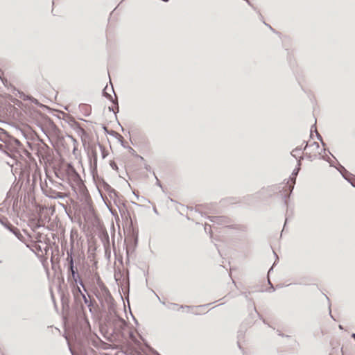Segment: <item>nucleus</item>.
Returning a JSON list of instances; mask_svg holds the SVG:
<instances>
[{
  "instance_id": "f257e3e1",
  "label": "nucleus",
  "mask_w": 355,
  "mask_h": 355,
  "mask_svg": "<svg viewBox=\"0 0 355 355\" xmlns=\"http://www.w3.org/2000/svg\"><path fill=\"white\" fill-rule=\"evenodd\" d=\"M119 315L116 310H113L112 307H110L109 311H107L103 320L100 322V331L108 341H113L112 336H114L115 324L117 322Z\"/></svg>"
},
{
  "instance_id": "f03ea898",
  "label": "nucleus",
  "mask_w": 355,
  "mask_h": 355,
  "mask_svg": "<svg viewBox=\"0 0 355 355\" xmlns=\"http://www.w3.org/2000/svg\"><path fill=\"white\" fill-rule=\"evenodd\" d=\"M73 243L70 250L67 252L66 261L67 262V281L69 284L79 283L80 286L83 287L84 291L87 292V289L84 285L83 281L78 273L77 267L74 264V257L73 252Z\"/></svg>"
},
{
  "instance_id": "7ed1b4c3",
  "label": "nucleus",
  "mask_w": 355,
  "mask_h": 355,
  "mask_svg": "<svg viewBox=\"0 0 355 355\" xmlns=\"http://www.w3.org/2000/svg\"><path fill=\"white\" fill-rule=\"evenodd\" d=\"M24 112L33 120L34 123L43 121L55 133L60 131L58 126L49 116L35 109L33 107L25 106Z\"/></svg>"
},
{
  "instance_id": "20e7f679",
  "label": "nucleus",
  "mask_w": 355,
  "mask_h": 355,
  "mask_svg": "<svg viewBox=\"0 0 355 355\" xmlns=\"http://www.w3.org/2000/svg\"><path fill=\"white\" fill-rule=\"evenodd\" d=\"M57 117L62 119L67 123L76 133L81 137L83 146L85 145L86 139L88 138L87 132L81 127V125L76 121V119L68 113L63 111H60Z\"/></svg>"
},
{
  "instance_id": "39448f33",
  "label": "nucleus",
  "mask_w": 355,
  "mask_h": 355,
  "mask_svg": "<svg viewBox=\"0 0 355 355\" xmlns=\"http://www.w3.org/2000/svg\"><path fill=\"white\" fill-rule=\"evenodd\" d=\"M114 336H112L114 340H127V335L125 332L128 327V322L119 315L117 322L115 324Z\"/></svg>"
},
{
  "instance_id": "423d86ee",
  "label": "nucleus",
  "mask_w": 355,
  "mask_h": 355,
  "mask_svg": "<svg viewBox=\"0 0 355 355\" xmlns=\"http://www.w3.org/2000/svg\"><path fill=\"white\" fill-rule=\"evenodd\" d=\"M69 286L71 290V293L73 297L74 301V306L77 309H80V311L85 310V306L81 301V297L84 295L82 292L79 283L76 284H70Z\"/></svg>"
},
{
  "instance_id": "0eeeda50",
  "label": "nucleus",
  "mask_w": 355,
  "mask_h": 355,
  "mask_svg": "<svg viewBox=\"0 0 355 355\" xmlns=\"http://www.w3.org/2000/svg\"><path fill=\"white\" fill-rule=\"evenodd\" d=\"M89 160V166L90 171L94 178H95V175H97V160L98 155L97 151L95 146H92L90 152L88 153Z\"/></svg>"
},
{
  "instance_id": "6e6552de",
  "label": "nucleus",
  "mask_w": 355,
  "mask_h": 355,
  "mask_svg": "<svg viewBox=\"0 0 355 355\" xmlns=\"http://www.w3.org/2000/svg\"><path fill=\"white\" fill-rule=\"evenodd\" d=\"M138 245V235H130L128 243L126 244V261H130V257L134 254Z\"/></svg>"
},
{
  "instance_id": "1a4fd4ad",
  "label": "nucleus",
  "mask_w": 355,
  "mask_h": 355,
  "mask_svg": "<svg viewBox=\"0 0 355 355\" xmlns=\"http://www.w3.org/2000/svg\"><path fill=\"white\" fill-rule=\"evenodd\" d=\"M299 172L300 171H298L297 168H295L293 171V173H292L291 175L289 178V181L291 182V186H290V192L288 193H286V194H283V193L281 194V196H282V198L284 200V205L286 207V210L288 209V200H289V198H290V196H291V193L293 191V189L294 188V184H295V178L298 175Z\"/></svg>"
},
{
  "instance_id": "9d476101",
  "label": "nucleus",
  "mask_w": 355,
  "mask_h": 355,
  "mask_svg": "<svg viewBox=\"0 0 355 355\" xmlns=\"http://www.w3.org/2000/svg\"><path fill=\"white\" fill-rule=\"evenodd\" d=\"M0 223L8 230L12 232L17 239L21 240V238H23L22 234H21L19 230L13 226L6 217L0 218Z\"/></svg>"
},
{
  "instance_id": "9b49d317",
  "label": "nucleus",
  "mask_w": 355,
  "mask_h": 355,
  "mask_svg": "<svg viewBox=\"0 0 355 355\" xmlns=\"http://www.w3.org/2000/svg\"><path fill=\"white\" fill-rule=\"evenodd\" d=\"M67 173L69 176V178L71 181H73L78 186H81L83 184V180L80 174L76 171L75 168L69 164L67 168Z\"/></svg>"
},
{
  "instance_id": "f8f14e48",
  "label": "nucleus",
  "mask_w": 355,
  "mask_h": 355,
  "mask_svg": "<svg viewBox=\"0 0 355 355\" xmlns=\"http://www.w3.org/2000/svg\"><path fill=\"white\" fill-rule=\"evenodd\" d=\"M41 189L42 191L43 194H44L46 197L53 199L60 198L62 197V194L60 192H58L53 190L51 188L48 187L46 184L43 185L42 183L40 184Z\"/></svg>"
},
{
  "instance_id": "ddd939ff",
  "label": "nucleus",
  "mask_w": 355,
  "mask_h": 355,
  "mask_svg": "<svg viewBox=\"0 0 355 355\" xmlns=\"http://www.w3.org/2000/svg\"><path fill=\"white\" fill-rule=\"evenodd\" d=\"M99 237L103 244L105 255L109 254L108 256H110V237L107 232L105 230L99 233Z\"/></svg>"
},
{
  "instance_id": "4468645a",
  "label": "nucleus",
  "mask_w": 355,
  "mask_h": 355,
  "mask_svg": "<svg viewBox=\"0 0 355 355\" xmlns=\"http://www.w3.org/2000/svg\"><path fill=\"white\" fill-rule=\"evenodd\" d=\"M17 92L19 94V98H21L24 101H28L31 102L32 103L37 105L40 107H42L44 109H49V107L47 105H45L41 103L37 98H34L31 95L26 94L24 92H23L21 91H19V90L17 91Z\"/></svg>"
},
{
  "instance_id": "2eb2a0df",
  "label": "nucleus",
  "mask_w": 355,
  "mask_h": 355,
  "mask_svg": "<svg viewBox=\"0 0 355 355\" xmlns=\"http://www.w3.org/2000/svg\"><path fill=\"white\" fill-rule=\"evenodd\" d=\"M101 187L103 189L108 193L110 198H118L119 197V193L114 189H113L107 182H105L103 179L101 180Z\"/></svg>"
},
{
  "instance_id": "dca6fc26",
  "label": "nucleus",
  "mask_w": 355,
  "mask_h": 355,
  "mask_svg": "<svg viewBox=\"0 0 355 355\" xmlns=\"http://www.w3.org/2000/svg\"><path fill=\"white\" fill-rule=\"evenodd\" d=\"M208 219L214 224L227 225L230 223V218L225 216H207Z\"/></svg>"
},
{
  "instance_id": "f3484780",
  "label": "nucleus",
  "mask_w": 355,
  "mask_h": 355,
  "mask_svg": "<svg viewBox=\"0 0 355 355\" xmlns=\"http://www.w3.org/2000/svg\"><path fill=\"white\" fill-rule=\"evenodd\" d=\"M336 168L340 172V175L343 176V178L346 180L350 184L355 187L354 184L352 181L351 178H349L350 176L352 175L351 173H349L343 165L340 164H338V166L336 167Z\"/></svg>"
},
{
  "instance_id": "a211bd4d",
  "label": "nucleus",
  "mask_w": 355,
  "mask_h": 355,
  "mask_svg": "<svg viewBox=\"0 0 355 355\" xmlns=\"http://www.w3.org/2000/svg\"><path fill=\"white\" fill-rule=\"evenodd\" d=\"M114 202L115 203V205L117 206L119 210V212L121 214V217H125V218L127 220H130V222L131 223V225L132 224V219L131 218V216H130V214L129 212V211L128 210V209L126 208L125 207V205L123 202L121 203V205H118L116 203V200H114Z\"/></svg>"
},
{
  "instance_id": "6ab92c4d",
  "label": "nucleus",
  "mask_w": 355,
  "mask_h": 355,
  "mask_svg": "<svg viewBox=\"0 0 355 355\" xmlns=\"http://www.w3.org/2000/svg\"><path fill=\"white\" fill-rule=\"evenodd\" d=\"M105 295H106V296H105V301H106V302L108 304V309L110 307H112L113 310H115L114 300L112 297V296L111 295L109 290L106 289V291H105Z\"/></svg>"
},
{
  "instance_id": "aec40b11",
  "label": "nucleus",
  "mask_w": 355,
  "mask_h": 355,
  "mask_svg": "<svg viewBox=\"0 0 355 355\" xmlns=\"http://www.w3.org/2000/svg\"><path fill=\"white\" fill-rule=\"evenodd\" d=\"M61 303L63 309H69V294H65L64 293H61Z\"/></svg>"
},
{
  "instance_id": "412c9836",
  "label": "nucleus",
  "mask_w": 355,
  "mask_h": 355,
  "mask_svg": "<svg viewBox=\"0 0 355 355\" xmlns=\"http://www.w3.org/2000/svg\"><path fill=\"white\" fill-rule=\"evenodd\" d=\"M107 89V85H106L102 91L103 96L105 97L108 101H110L114 105H118V100L116 98H113L112 95L106 92Z\"/></svg>"
},
{
  "instance_id": "4be33fe9",
  "label": "nucleus",
  "mask_w": 355,
  "mask_h": 355,
  "mask_svg": "<svg viewBox=\"0 0 355 355\" xmlns=\"http://www.w3.org/2000/svg\"><path fill=\"white\" fill-rule=\"evenodd\" d=\"M313 131H314L316 133L317 139L319 140L320 141H322V140H323V139H322V137L320 135V134L318 133L317 131L316 122L313 125H312L311 127V130H310V138L311 139H313V134H312Z\"/></svg>"
},
{
  "instance_id": "5701e85b",
  "label": "nucleus",
  "mask_w": 355,
  "mask_h": 355,
  "mask_svg": "<svg viewBox=\"0 0 355 355\" xmlns=\"http://www.w3.org/2000/svg\"><path fill=\"white\" fill-rule=\"evenodd\" d=\"M103 128L105 130V132L109 135H111L112 137H114L115 138H118L119 136L120 135L119 133H117L116 131L114 130H109L105 125L103 126Z\"/></svg>"
},
{
  "instance_id": "b1692460",
  "label": "nucleus",
  "mask_w": 355,
  "mask_h": 355,
  "mask_svg": "<svg viewBox=\"0 0 355 355\" xmlns=\"http://www.w3.org/2000/svg\"><path fill=\"white\" fill-rule=\"evenodd\" d=\"M83 300L84 303L87 306V307L89 308V310L90 312H92V307L93 306V304L92 303L91 301H89L86 295L84 294L82 297H81V300Z\"/></svg>"
},
{
  "instance_id": "393cba45",
  "label": "nucleus",
  "mask_w": 355,
  "mask_h": 355,
  "mask_svg": "<svg viewBox=\"0 0 355 355\" xmlns=\"http://www.w3.org/2000/svg\"><path fill=\"white\" fill-rule=\"evenodd\" d=\"M126 148L128 150L130 153L135 157L140 159L141 160H144V157L137 153V152L130 146H128Z\"/></svg>"
},
{
  "instance_id": "a878e982",
  "label": "nucleus",
  "mask_w": 355,
  "mask_h": 355,
  "mask_svg": "<svg viewBox=\"0 0 355 355\" xmlns=\"http://www.w3.org/2000/svg\"><path fill=\"white\" fill-rule=\"evenodd\" d=\"M96 283H97V284L98 285V286L101 288V289L103 292H105V291H106V289H108V288L105 286V284L102 282V280H101V277H100L98 275H97V277H96Z\"/></svg>"
},
{
  "instance_id": "bb28decb",
  "label": "nucleus",
  "mask_w": 355,
  "mask_h": 355,
  "mask_svg": "<svg viewBox=\"0 0 355 355\" xmlns=\"http://www.w3.org/2000/svg\"><path fill=\"white\" fill-rule=\"evenodd\" d=\"M12 102L15 103V105L19 106L24 111L25 110V106H28V105L24 104L21 101L16 98H14Z\"/></svg>"
},
{
  "instance_id": "cd10ccee",
  "label": "nucleus",
  "mask_w": 355,
  "mask_h": 355,
  "mask_svg": "<svg viewBox=\"0 0 355 355\" xmlns=\"http://www.w3.org/2000/svg\"><path fill=\"white\" fill-rule=\"evenodd\" d=\"M40 130L45 135H47V132L44 126V125H46L43 121H40L39 123H35Z\"/></svg>"
},
{
  "instance_id": "c85d7f7f",
  "label": "nucleus",
  "mask_w": 355,
  "mask_h": 355,
  "mask_svg": "<svg viewBox=\"0 0 355 355\" xmlns=\"http://www.w3.org/2000/svg\"><path fill=\"white\" fill-rule=\"evenodd\" d=\"M98 146L101 149L103 159H105L108 155V152L104 148L103 146H102L101 144L98 143Z\"/></svg>"
},
{
  "instance_id": "c756f323",
  "label": "nucleus",
  "mask_w": 355,
  "mask_h": 355,
  "mask_svg": "<svg viewBox=\"0 0 355 355\" xmlns=\"http://www.w3.org/2000/svg\"><path fill=\"white\" fill-rule=\"evenodd\" d=\"M295 159H297V166L295 168H297L298 171H300L301 169L302 160L304 159V157L300 156L299 157H296Z\"/></svg>"
},
{
  "instance_id": "7c9ffc66",
  "label": "nucleus",
  "mask_w": 355,
  "mask_h": 355,
  "mask_svg": "<svg viewBox=\"0 0 355 355\" xmlns=\"http://www.w3.org/2000/svg\"><path fill=\"white\" fill-rule=\"evenodd\" d=\"M309 148H311L312 151L318 150L320 148L319 143L313 141L311 144L309 145Z\"/></svg>"
},
{
  "instance_id": "2f4dec72",
  "label": "nucleus",
  "mask_w": 355,
  "mask_h": 355,
  "mask_svg": "<svg viewBox=\"0 0 355 355\" xmlns=\"http://www.w3.org/2000/svg\"><path fill=\"white\" fill-rule=\"evenodd\" d=\"M119 142L121 144V146L124 148H126V147L128 146L126 145V142L124 140L123 137L120 135L119 136V137L117 138Z\"/></svg>"
},
{
  "instance_id": "473e14b6",
  "label": "nucleus",
  "mask_w": 355,
  "mask_h": 355,
  "mask_svg": "<svg viewBox=\"0 0 355 355\" xmlns=\"http://www.w3.org/2000/svg\"><path fill=\"white\" fill-rule=\"evenodd\" d=\"M128 337L132 341H134L136 339L133 330H132V329L128 330L127 338Z\"/></svg>"
},
{
  "instance_id": "72a5a7b5",
  "label": "nucleus",
  "mask_w": 355,
  "mask_h": 355,
  "mask_svg": "<svg viewBox=\"0 0 355 355\" xmlns=\"http://www.w3.org/2000/svg\"><path fill=\"white\" fill-rule=\"evenodd\" d=\"M110 166H111V168L116 171H119V167L117 166V164L115 161L114 160H110Z\"/></svg>"
},
{
  "instance_id": "f704fd0d",
  "label": "nucleus",
  "mask_w": 355,
  "mask_h": 355,
  "mask_svg": "<svg viewBox=\"0 0 355 355\" xmlns=\"http://www.w3.org/2000/svg\"><path fill=\"white\" fill-rule=\"evenodd\" d=\"M300 151H303V148H302V146H297L296 147L294 150H293V151L291 153V155L294 157L295 158L297 157L296 155L294 154V153H297V152H300Z\"/></svg>"
},
{
  "instance_id": "c9c22d12",
  "label": "nucleus",
  "mask_w": 355,
  "mask_h": 355,
  "mask_svg": "<svg viewBox=\"0 0 355 355\" xmlns=\"http://www.w3.org/2000/svg\"><path fill=\"white\" fill-rule=\"evenodd\" d=\"M13 144L15 145V146L18 148L22 147V144L20 142V141L16 138L12 137V138Z\"/></svg>"
},
{
  "instance_id": "e433bc0d",
  "label": "nucleus",
  "mask_w": 355,
  "mask_h": 355,
  "mask_svg": "<svg viewBox=\"0 0 355 355\" xmlns=\"http://www.w3.org/2000/svg\"><path fill=\"white\" fill-rule=\"evenodd\" d=\"M116 106V110L115 111L114 110V107L112 106H109L108 107V110L110 112H114V115H115V117L116 118V113H118L119 112V104L118 105H115Z\"/></svg>"
},
{
  "instance_id": "4c0bfd02",
  "label": "nucleus",
  "mask_w": 355,
  "mask_h": 355,
  "mask_svg": "<svg viewBox=\"0 0 355 355\" xmlns=\"http://www.w3.org/2000/svg\"><path fill=\"white\" fill-rule=\"evenodd\" d=\"M207 205H198L196 207L195 210L196 211L199 212V214H201V216H203V212L200 210L201 207H207Z\"/></svg>"
},
{
  "instance_id": "58836bf2",
  "label": "nucleus",
  "mask_w": 355,
  "mask_h": 355,
  "mask_svg": "<svg viewBox=\"0 0 355 355\" xmlns=\"http://www.w3.org/2000/svg\"><path fill=\"white\" fill-rule=\"evenodd\" d=\"M325 297L327 298V300H328L329 302V315L330 317L334 320H336V319L334 318V316L332 315L331 314V304H330V300H329V298L326 295H324Z\"/></svg>"
},
{
  "instance_id": "ea45409f",
  "label": "nucleus",
  "mask_w": 355,
  "mask_h": 355,
  "mask_svg": "<svg viewBox=\"0 0 355 355\" xmlns=\"http://www.w3.org/2000/svg\"><path fill=\"white\" fill-rule=\"evenodd\" d=\"M153 175L155 177V178L156 179V185H157L158 187H159L162 189H163V187L161 184V182L158 180L157 177L156 176L155 172H153Z\"/></svg>"
},
{
  "instance_id": "a19ab883",
  "label": "nucleus",
  "mask_w": 355,
  "mask_h": 355,
  "mask_svg": "<svg viewBox=\"0 0 355 355\" xmlns=\"http://www.w3.org/2000/svg\"><path fill=\"white\" fill-rule=\"evenodd\" d=\"M321 159H324V160H325V161H327V162H329V164H330V166H331V167H335V166H334V164H333V163H331V162H330V159H329V157H321Z\"/></svg>"
},
{
  "instance_id": "79ce46f5",
  "label": "nucleus",
  "mask_w": 355,
  "mask_h": 355,
  "mask_svg": "<svg viewBox=\"0 0 355 355\" xmlns=\"http://www.w3.org/2000/svg\"><path fill=\"white\" fill-rule=\"evenodd\" d=\"M178 306V304L175 303H170L168 306V308L170 309H175V307Z\"/></svg>"
},
{
  "instance_id": "37998d69",
  "label": "nucleus",
  "mask_w": 355,
  "mask_h": 355,
  "mask_svg": "<svg viewBox=\"0 0 355 355\" xmlns=\"http://www.w3.org/2000/svg\"><path fill=\"white\" fill-rule=\"evenodd\" d=\"M254 309L255 312H256V313H257V314L258 315L259 318L263 320V322L264 324H266V320H265L264 319H263V318H262L261 315L259 313H258V312H257V309H256V307H255V306L254 307Z\"/></svg>"
},
{
  "instance_id": "c03bdc74",
  "label": "nucleus",
  "mask_w": 355,
  "mask_h": 355,
  "mask_svg": "<svg viewBox=\"0 0 355 355\" xmlns=\"http://www.w3.org/2000/svg\"><path fill=\"white\" fill-rule=\"evenodd\" d=\"M67 136L70 138V140H72V141L73 142V144H76L77 143V140L72 136V135H70L69 134H67Z\"/></svg>"
},
{
  "instance_id": "a18cd8bd",
  "label": "nucleus",
  "mask_w": 355,
  "mask_h": 355,
  "mask_svg": "<svg viewBox=\"0 0 355 355\" xmlns=\"http://www.w3.org/2000/svg\"><path fill=\"white\" fill-rule=\"evenodd\" d=\"M277 331L278 332V335H279V336H281V337L290 338V336H288V335H286V334H284L282 333V332H281L280 331H279V330H277Z\"/></svg>"
},
{
  "instance_id": "49530a36",
  "label": "nucleus",
  "mask_w": 355,
  "mask_h": 355,
  "mask_svg": "<svg viewBox=\"0 0 355 355\" xmlns=\"http://www.w3.org/2000/svg\"><path fill=\"white\" fill-rule=\"evenodd\" d=\"M51 298H52V300H53V304H54L55 308L56 309V308H57V305H56L55 300V297H54V295H53V291H51Z\"/></svg>"
},
{
  "instance_id": "de8ad7c7",
  "label": "nucleus",
  "mask_w": 355,
  "mask_h": 355,
  "mask_svg": "<svg viewBox=\"0 0 355 355\" xmlns=\"http://www.w3.org/2000/svg\"><path fill=\"white\" fill-rule=\"evenodd\" d=\"M303 144H304V146L302 147L303 148V151L306 150L307 148H309V145L308 144V143L305 141H304Z\"/></svg>"
},
{
  "instance_id": "09e8293b",
  "label": "nucleus",
  "mask_w": 355,
  "mask_h": 355,
  "mask_svg": "<svg viewBox=\"0 0 355 355\" xmlns=\"http://www.w3.org/2000/svg\"><path fill=\"white\" fill-rule=\"evenodd\" d=\"M305 157H306L307 159H310L311 161L312 160V157H313V156L311 155V153H306V154H305Z\"/></svg>"
},
{
  "instance_id": "8fccbe9b",
  "label": "nucleus",
  "mask_w": 355,
  "mask_h": 355,
  "mask_svg": "<svg viewBox=\"0 0 355 355\" xmlns=\"http://www.w3.org/2000/svg\"><path fill=\"white\" fill-rule=\"evenodd\" d=\"M238 346L239 349L243 352V355H248L243 349V348L241 346L240 343L238 342Z\"/></svg>"
},
{
  "instance_id": "3c124183",
  "label": "nucleus",
  "mask_w": 355,
  "mask_h": 355,
  "mask_svg": "<svg viewBox=\"0 0 355 355\" xmlns=\"http://www.w3.org/2000/svg\"><path fill=\"white\" fill-rule=\"evenodd\" d=\"M144 168H145L146 171H149V172H150V171H151V167H150V165H148V164H146L144 165Z\"/></svg>"
},
{
  "instance_id": "603ef678",
  "label": "nucleus",
  "mask_w": 355,
  "mask_h": 355,
  "mask_svg": "<svg viewBox=\"0 0 355 355\" xmlns=\"http://www.w3.org/2000/svg\"><path fill=\"white\" fill-rule=\"evenodd\" d=\"M268 284L270 285V289L272 292H274V291H275V287H274V286H273V285L271 284V282H270V281L269 279L268 280Z\"/></svg>"
},
{
  "instance_id": "864d4df0",
  "label": "nucleus",
  "mask_w": 355,
  "mask_h": 355,
  "mask_svg": "<svg viewBox=\"0 0 355 355\" xmlns=\"http://www.w3.org/2000/svg\"><path fill=\"white\" fill-rule=\"evenodd\" d=\"M287 220H288V218H286V220H285V222H284V227H283V229H282V233L286 230V224H287Z\"/></svg>"
},
{
  "instance_id": "5fc2aeb1",
  "label": "nucleus",
  "mask_w": 355,
  "mask_h": 355,
  "mask_svg": "<svg viewBox=\"0 0 355 355\" xmlns=\"http://www.w3.org/2000/svg\"><path fill=\"white\" fill-rule=\"evenodd\" d=\"M324 153H325L326 151H327L333 157H334V156L331 153V152L329 151V150L328 148H326L325 147L322 150Z\"/></svg>"
},
{
  "instance_id": "6e6d98bb",
  "label": "nucleus",
  "mask_w": 355,
  "mask_h": 355,
  "mask_svg": "<svg viewBox=\"0 0 355 355\" xmlns=\"http://www.w3.org/2000/svg\"><path fill=\"white\" fill-rule=\"evenodd\" d=\"M18 200L15 199L13 202V209H15V207L17 205Z\"/></svg>"
},
{
  "instance_id": "4d7b16f0",
  "label": "nucleus",
  "mask_w": 355,
  "mask_h": 355,
  "mask_svg": "<svg viewBox=\"0 0 355 355\" xmlns=\"http://www.w3.org/2000/svg\"><path fill=\"white\" fill-rule=\"evenodd\" d=\"M155 294L156 297L158 298V300H159V302H160L162 304L166 305L165 302H162V301H161V300H160V298L159 297V296H158L156 293H155Z\"/></svg>"
},
{
  "instance_id": "13d9d810",
  "label": "nucleus",
  "mask_w": 355,
  "mask_h": 355,
  "mask_svg": "<svg viewBox=\"0 0 355 355\" xmlns=\"http://www.w3.org/2000/svg\"><path fill=\"white\" fill-rule=\"evenodd\" d=\"M264 24H265L268 27H269V28H270V30H272L273 32H275V29H273V28L271 27V26H270V25L267 24H266V23H265V22H264Z\"/></svg>"
},
{
  "instance_id": "bf43d9fd",
  "label": "nucleus",
  "mask_w": 355,
  "mask_h": 355,
  "mask_svg": "<svg viewBox=\"0 0 355 355\" xmlns=\"http://www.w3.org/2000/svg\"><path fill=\"white\" fill-rule=\"evenodd\" d=\"M184 308L190 309V308H191V306H187V305H185V306L182 305V306H180V309H184Z\"/></svg>"
},
{
  "instance_id": "052dcab7",
  "label": "nucleus",
  "mask_w": 355,
  "mask_h": 355,
  "mask_svg": "<svg viewBox=\"0 0 355 355\" xmlns=\"http://www.w3.org/2000/svg\"><path fill=\"white\" fill-rule=\"evenodd\" d=\"M320 143H321L322 146L324 148V147H326L327 144H326V143H325L323 140H322V141H320Z\"/></svg>"
},
{
  "instance_id": "680f3d73",
  "label": "nucleus",
  "mask_w": 355,
  "mask_h": 355,
  "mask_svg": "<svg viewBox=\"0 0 355 355\" xmlns=\"http://www.w3.org/2000/svg\"><path fill=\"white\" fill-rule=\"evenodd\" d=\"M69 349L72 355H76L71 347H69Z\"/></svg>"
},
{
  "instance_id": "e2e57ef3",
  "label": "nucleus",
  "mask_w": 355,
  "mask_h": 355,
  "mask_svg": "<svg viewBox=\"0 0 355 355\" xmlns=\"http://www.w3.org/2000/svg\"><path fill=\"white\" fill-rule=\"evenodd\" d=\"M242 294L245 297L246 299H248V296L246 292H243Z\"/></svg>"
},
{
  "instance_id": "0e129e2a",
  "label": "nucleus",
  "mask_w": 355,
  "mask_h": 355,
  "mask_svg": "<svg viewBox=\"0 0 355 355\" xmlns=\"http://www.w3.org/2000/svg\"><path fill=\"white\" fill-rule=\"evenodd\" d=\"M153 211H154L156 214H158V211H157V209H156V207H153Z\"/></svg>"
},
{
  "instance_id": "69168bd1",
  "label": "nucleus",
  "mask_w": 355,
  "mask_h": 355,
  "mask_svg": "<svg viewBox=\"0 0 355 355\" xmlns=\"http://www.w3.org/2000/svg\"><path fill=\"white\" fill-rule=\"evenodd\" d=\"M338 328L340 329V330H343L344 329V327L342 324H339L338 325Z\"/></svg>"
},
{
  "instance_id": "338daca9",
  "label": "nucleus",
  "mask_w": 355,
  "mask_h": 355,
  "mask_svg": "<svg viewBox=\"0 0 355 355\" xmlns=\"http://www.w3.org/2000/svg\"><path fill=\"white\" fill-rule=\"evenodd\" d=\"M351 337L355 340V333H352Z\"/></svg>"
},
{
  "instance_id": "774afa93",
  "label": "nucleus",
  "mask_w": 355,
  "mask_h": 355,
  "mask_svg": "<svg viewBox=\"0 0 355 355\" xmlns=\"http://www.w3.org/2000/svg\"><path fill=\"white\" fill-rule=\"evenodd\" d=\"M227 227L229 228H231V229H235L234 226V225H227Z\"/></svg>"
}]
</instances>
